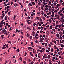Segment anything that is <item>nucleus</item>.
<instances>
[{"label":"nucleus","instance_id":"nucleus-32","mask_svg":"<svg viewBox=\"0 0 64 64\" xmlns=\"http://www.w3.org/2000/svg\"><path fill=\"white\" fill-rule=\"evenodd\" d=\"M61 62L60 61H59L58 62V64H60L61 63Z\"/></svg>","mask_w":64,"mask_h":64},{"label":"nucleus","instance_id":"nucleus-24","mask_svg":"<svg viewBox=\"0 0 64 64\" xmlns=\"http://www.w3.org/2000/svg\"><path fill=\"white\" fill-rule=\"evenodd\" d=\"M44 17H47V15H46V14H44Z\"/></svg>","mask_w":64,"mask_h":64},{"label":"nucleus","instance_id":"nucleus-63","mask_svg":"<svg viewBox=\"0 0 64 64\" xmlns=\"http://www.w3.org/2000/svg\"><path fill=\"white\" fill-rule=\"evenodd\" d=\"M55 60H58V58H57V57L55 59Z\"/></svg>","mask_w":64,"mask_h":64},{"label":"nucleus","instance_id":"nucleus-33","mask_svg":"<svg viewBox=\"0 0 64 64\" xmlns=\"http://www.w3.org/2000/svg\"><path fill=\"white\" fill-rule=\"evenodd\" d=\"M38 5H41V2H39V3H38Z\"/></svg>","mask_w":64,"mask_h":64},{"label":"nucleus","instance_id":"nucleus-25","mask_svg":"<svg viewBox=\"0 0 64 64\" xmlns=\"http://www.w3.org/2000/svg\"><path fill=\"white\" fill-rule=\"evenodd\" d=\"M26 36L27 37H28L29 36V34H26Z\"/></svg>","mask_w":64,"mask_h":64},{"label":"nucleus","instance_id":"nucleus-36","mask_svg":"<svg viewBox=\"0 0 64 64\" xmlns=\"http://www.w3.org/2000/svg\"><path fill=\"white\" fill-rule=\"evenodd\" d=\"M16 17V16H14V19H15V18Z\"/></svg>","mask_w":64,"mask_h":64},{"label":"nucleus","instance_id":"nucleus-34","mask_svg":"<svg viewBox=\"0 0 64 64\" xmlns=\"http://www.w3.org/2000/svg\"><path fill=\"white\" fill-rule=\"evenodd\" d=\"M6 46H4V47H3L2 48V49H5V48H6Z\"/></svg>","mask_w":64,"mask_h":64},{"label":"nucleus","instance_id":"nucleus-18","mask_svg":"<svg viewBox=\"0 0 64 64\" xmlns=\"http://www.w3.org/2000/svg\"><path fill=\"white\" fill-rule=\"evenodd\" d=\"M59 39L60 40H62V39H63V38H62L61 36L60 37Z\"/></svg>","mask_w":64,"mask_h":64},{"label":"nucleus","instance_id":"nucleus-6","mask_svg":"<svg viewBox=\"0 0 64 64\" xmlns=\"http://www.w3.org/2000/svg\"><path fill=\"white\" fill-rule=\"evenodd\" d=\"M60 46H61V47H62V48H63V47H64V45L62 44H60Z\"/></svg>","mask_w":64,"mask_h":64},{"label":"nucleus","instance_id":"nucleus-29","mask_svg":"<svg viewBox=\"0 0 64 64\" xmlns=\"http://www.w3.org/2000/svg\"><path fill=\"white\" fill-rule=\"evenodd\" d=\"M50 29H52V26H50Z\"/></svg>","mask_w":64,"mask_h":64},{"label":"nucleus","instance_id":"nucleus-3","mask_svg":"<svg viewBox=\"0 0 64 64\" xmlns=\"http://www.w3.org/2000/svg\"><path fill=\"white\" fill-rule=\"evenodd\" d=\"M56 37L58 38H59V37H60V35H59V34H56Z\"/></svg>","mask_w":64,"mask_h":64},{"label":"nucleus","instance_id":"nucleus-9","mask_svg":"<svg viewBox=\"0 0 64 64\" xmlns=\"http://www.w3.org/2000/svg\"><path fill=\"white\" fill-rule=\"evenodd\" d=\"M8 18V16H6L4 18V19L5 20H6L7 19V18Z\"/></svg>","mask_w":64,"mask_h":64},{"label":"nucleus","instance_id":"nucleus-50","mask_svg":"<svg viewBox=\"0 0 64 64\" xmlns=\"http://www.w3.org/2000/svg\"><path fill=\"white\" fill-rule=\"evenodd\" d=\"M32 14H33L34 15L35 14V13H34V12H32Z\"/></svg>","mask_w":64,"mask_h":64},{"label":"nucleus","instance_id":"nucleus-48","mask_svg":"<svg viewBox=\"0 0 64 64\" xmlns=\"http://www.w3.org/2000/svg\"><path fill=\"white\" fill-rule=\"evenodd\" d=\"M7 33H8V32H6L4 33V34H6V35H7Z\"/></svg>","mask_w":64,"mask_h":64},{"label":"nucleus","instance_id":"nucleus-38","mask_svg":"<svg viewBox=\"0 0 64 64\" xmlns=\"http://www.w3.org/2000/svg\"><path fill=\"white\" fill-rule=\"evenodd\" d=\"M3 25L0 24V27L1 28L2 27V26H3Z\"/></svg>","mask_w":64,"mask_h":64},{"label":"nucleus","instance_id":"nucleus-13","mask_svg":"<svg viewBox=\"0 0 64 64\" xmlns=\"http://www.w3.org/2000/svg\"><path fill=\"white\" fill-rule=\"evenodd\" d=\"M28 49L29 50V49H32V48L30 47H28Z\"/></svg>","mask_w":64,"mask_h":64},{"label":"nucleus","instance_id":"nucleus-5","mask_svg":"<svg viewBox=\"0 0 64 64\" xmlns=\"http://www.w3.org/2000/svg\"><path fill=\"white\" fill-rule=\"evenodd\" d=\"M44 38H40V40H42L43 41V40H44Z\"/></svg>","mask_w":64,"mask_h":64},{"label":"nucleus","instance_id":"nucleus-28","mask_svg":"<svg viewBox=\"0 0 64 64\" xmlns=\"http://www.w3.org/2000/svg\"><path fill=\"white\" fill-rule=\"evenodd\" d=\"M34 38H36V39H38V37H37V36H34Z\"/></svg>","mask_w":64,"mask_h":64},{"label":"nucleus","instance_id":"nucleus-21","mask_svg":"<svg viewBox=\"0 0 64 64\" xmlns=\"http://www.w3.org/2000/svg\"><path fill=\"white\" fill-rule=\"evenodd\" d=\"M40 24H43V22H40Z\"/></svg>","mask_w":64,"mask_h":64},{"label":"nucleus","instance_id":"nucleus-4","mask_svg":"<svg viewBox=\"0 0 64 64\" xmlns=\"http://www.w3.org/2000/svg\"><path fill=\"white\" fill-rule=\"evenodd\" d=\"M26 18L27 19H28V20H29L30 18V16H28L26 17Z\"/></svg>","mask_w":64,"mask_h":64},{"label":"nucleus","instance_id":"nucleus-44","mask_svg":"<svg viewBox=\"0 0 64 64\" xmlns=\"http://www.w3.org/2000/svg\"><path fill=\"white\" fill-rule=\"evenodd\" d=\"M39 42H40V43H42V42H43V41L42 40H40V41H39Z\"/></svg>","mask_w":64,"mask_h":64},{"label":"nucleus","instance_id":"nucleus-49","mask_svg":"<svg viewBox=\"0 0 64 64\" xmlns=\"http://www.w3.org/2000/svg\"><path fill=\"white\" fill-rule=\"evenodd\" d=\"M28 24H31V22H28Z\"/></svg>","mask_w":64,"mask_h":64},{"label":"nucleus","instance_id":"nucleus-60","mask_svg":"<svg viewBox=\"0 0 64 64\" xmlns=\"http://www.w3.org/2000/svg\"><path fill=\"white\" fill-rule=\"evenodd\" d=\"M45 7L46 8H48V5H46L45 6Z\"/></svg>","mask_w":64,"mask_h":64},{"label":"nucleus","instance_id":"nucleus-64","mask_svg":"<svg viewBox=\"0 0 64 64\" xmlns=\"http://www.w3.org/2000/svg\"><path fill=\"white\" fill-rule=\"evenodd\" d=\"M35 36H38V34H35Z\"/></svg>","mask_w":64,"mask_h":64},{"label":"nucleus","instance_id":"nucleus-61","mask_svg":"<svg viewBox=\"0 0 64 64\" xmlns=\"http://www.w3.org/2000/svg\"><path fill=\"white\" fill-rule=\"evenodd\" d=\"M52 15H54V12H52Z\"/></svg>","mask_w":64,"mask_h":64},{"label":"nucleus","instance_id":"nucleus-57","mask_svg":"<svg viewBox=\"0 0 64 64\" xmlns=\"http://www.w3.org/2000/svg\"><path fill=\"white\" fill-rule=\"evenodd\" d=\"M8 46H8V44H7L6 46V48H8Z\"/></svg>","mask_w":64,"mask_h":64},{"label":"nucleus","instance_id":"nucleus-14","mask_svg":"<svg viewBox=\"0 0 64 64\" xmlns=\"http://www.w3.org/2000/svg\"><path fill=\"white\" fill-rule=\"evenodd\" d=\"M26 29H29V30H31V29H30V28L29 27H27L26 28Z\"/></svg>","mask_w":64,"mask_h":64},{"label":"nucleus","instance_id":"nucleus-52","mask_svg":"<svg viewBox=\"0 0 64 64\" xmlns=\"http://www.w3.org/2000/svg\"><path fill=\"white\" fill-rule=\"evenodd\" d=\"M29 5L30 6H32V5L31 3L29 4Z\"/></svg>","mask_w":64,"mask_h":64},{"label":"nucleus","instance_id":"nucleus-41","mask_svg":"<svg viewBox=\"0 0 64 64\" xmlns=\"http://www.w3.org/2000/svg\"><path fill=\"white\" fill-rule=\"evenodd\" d=\"M30 39H32V36H30Z\"/></svg>","mask_w":64,"mask_h":64},{"label":"nucleus","instance_id":"nucleus-2","mask_svg":"<svg viewBox=\"0 0 64 64\" xmlns=\"http://www.w3.org/2000/svg\"><path fill=\"white\" fill-rule=\"evenodd\" d=\"M6 30H5V29H4L2 31V33H5V32H6Z\"/></svg>","mask_w":64,"mask_h":64},{"label":"nucleus","instance_id":"nucleus-30","mask_svg":"<svg viewBox=\"0 0 64 64\" xmlns=\"http://www.w3.org/2000/svg\"><path fill=\"white\" fill-rule=\"evenodd\" d=\"M26 22H29V21H30V20H26Z\"/></svg>","mask_w":64,"mask_h":64},{"label":"nucleus","instance_id":"nucleus-37","mask_svg":"<svg viewBox=\"0 0 64 64\" xmlns=\"http://www.w3.org/2000/svg\"><path fill=\"white\" fill-rule=\"evenodd\" d=\"M43 8H44L43 7V6H41V9H42V10H43Z\"/></svg>","mask_w":64,"mask_h":64},{"label":"nucleus","instance_id":"nucleus-39","mask_svg":"<svg viewBox=\"0 0 64 64\" xmlns=\"http://www.w3.org/2000/svg\"><path fill=\"white\" fill-rule=\"evenodd\" d=\"M48 50H49L50 51H51V50H50V48H48Z\"/></svg>","mask_w":64,"mask_h":64},{"label":"nucleus","instance_id":"nucleus-12","mask_svg":"<svg viewBox=\"0 0 64 64\" xmlns=\"http://www.w3.org/2000/svg\"><path fill=\"white\" fill-rule=\"evenodd\" d=\"M31 3L32 5H35V3L34 2H32Z\"/></svg>","mask_w":64,"mask_h":64},{"label":"nucleus","instance_id":"nucleus-19","mask_svg":"<svg viewBox=\"0 0 64 64\" xmlns=\"http://www.w3.org/2000/svg\"><path fill=\"white\" fill-rule=\"evenodd\" d=\"M44 56H45V58H47V55H46V54H44Z\"/></svg>","mask_w":64,"mask_h":64},{"label":"nucleus","instance_id":"nucleus-40","mask_svg":"<svg viewBox=\"0 0 64 64\" xmlns=\"http://www.w3.org/2000/svg\"><path fill=\"white\" fill-rule=\"evenodd\" d=\"M59 33L60 34V36H62V34H61V33H60V32H59Z\"/></svg>","mask_w":64,"mask_h":64},{"label":"nucleus","instance_id":"nucleus-23","mask_svg":"<svg viewBox=\"0 0 64 64\" xmlns=\"http://www.w3.org/2000/svg\"><path fill=\"white\" fill-rule=\"evenodd\" d=\"M2 15L3 17H4V16H5V14L4 13H3Z\"/></svg>","mask_w":64,"mask_h":64},{"label":"nucleus","instance_id":"nucleus-45","mask_svg":"<svg viewBox=\"0 0 64 64\" xmlns=\"http://www.w3.org/2000/svg\"><path fill=\"white\" fill-rule=\"evenodd\" d=\"M51 52H52L53 51V48H51Z\"/></svg>","mask_w":64,"mask_h":64},{"label":"nucleus","instance_id":"nucleus-55","mask_svg":"<svg viewBox=\"0 0 64 64\" xmlns=\"http://www.w3.org/2000/svg\"><path fill=\"white\" fill-rule=\"evenodd\" d=\"M18 33H20V32H21V30H18Z\"/></svg>","mask_w":64,"mask_h":64},{"label":"nucleus","instance_id":"nucleus-15","mask_svg":"<svg viewBox=\"0 0 64 64\" xmlns=\"http://www.w3.org/2000/svg\"><path fill=\"white\" fill-rule=\"evenodd\" d=\"M20 61L22 60V58H21V56H20Z\"/></svg>","mask_w":64,"mask_h":64},{"label":"nucleus","instance_id":"nucleus-20","mask_svg":"<svg viewBox=\"0 0 64 64\" xmlns=\"http://www.w3.org/2000/svg\"><path fill=\"white\" fill-rule=\"evenodd\" d=\"M8 43H10V44H11L12 43V42H11V41H10V40H9Z\"/></svg>","mask_w":64,"mask_h":64},{"label":"nucleus","instance_id":"nucleus-53","mask_svg":"<svg viewBox=\"0 0 64 64\" xmlns=\"http://www.w3.org/2000/svg\"><path fill=\"white\" fill-rule=\"evenodd\" d=\"M31 44L32 45H34V44H33V42H32L31 43Z\"/></svg>","mask_w":64,"mask_h":64},{"label":"nucleus","instance_id":"nucleus-56","mask_svg":"<svg viewBox=\"0 0 64 64\" xmlns=\"http://www.w3.org/2000/svg\"><path fill=\"white\" fill-rule=\"evenodd\" d=\"M64 40H62V43H64Z\"/></svg>","mask_w":64,"mask_h":64},{"label":"nucleus","instance_id":"nucleus-35","mask_svg":"<svg viewBox=\"0 0 64 64\" xmlns=\"http://www.w3.org/2000/svg\"><path fill=\"white\" fill-rule=\"evenodd\" d=\"M56 27H59V24H56Z\"/></svg>","mask_w":64,"mask_h":64},{"label":"nucleus","instance_id":"nucleus-27","mask_svg":"<svg viewBox=\"0 0 64 64\" xmlns=\"http://www.w3.org/2000/svg\"><path fill=\"white\" fill-rule=\"evenodd\" d=\"M42 50H43V51H44V50H45V48H41Z\"/></svg>","mask_w":64,"mask_h":64},{"label":"nucleus","instance_id":"nucleus-47","mask_svg":"<svg viewBox=\"0 0 64 64\" xmlns=\"http://www.w3.org/2000/svg\"><path fill=\"white\" fill-rule=\"evenodd\" d=\"M60 6V4H58L56 5V6H58H58Z\"/></svg>","mask_w":64,"mask_h":64},{"label":"nucleus","instance_id":"nucleus-58","mask_svg":"<svg viewBox=\"0 0 64 64\" xmlns=\"http://www.w3.org/2000/svg\"><path fill=\"white\" fill-rule=\"evenodd\" d=\"M43 37V36H42V35H40V38H41L42 37Z\"/></svg>","mask_w":64,"mask_h":64},{"label":"nucleus","instance_id":"nucleus-46","mask_svg":"<svg viewBox=\"0 0 64 64\" xmlns=\"http://www.w3.org/2000/svg\"><path fill=\"white\" fill-rule=\"evenodd\" d=\"M52 30L53 31H54V32H55V31H56L55 30V29H54V28L52 29Z\"/></svg>","mask_w":64,"mask_h":64},{"label":"nucleus","instance_id":"nucleus-59","mask_svg":"<svg viewBox=\"0 0 64 64\" xmlns=\"http://www.w3.org/2000/svg\"><path fill=\"white\" fill-rule=\"evenodd\" d=\"M30 18L31 19L33 20L34 18L33 17H30Z\"/></svg>","mask_w":64,"mask_h":64},{"label":"nucleus","instance_id":"nucleus-62","mask_svg":"<svg viewBox=\"0 0 64 64\" xmlns=\"http://www.w3.org/2000/svg\"><path fill=\"white\" fill-rule=\"evenodd\" d=\"M60 15L61 16H63V14H60Z\"/></svg>","mask_w":64,"mask_h":64},{"label":"nucleus","instance_id":"nucleus-51","mask_svg":"<svg viewBox=\"0 0 64 64\" xmlns=\"http://www.w3.org/2000/svg\"><path fill=\"white\" fill-rule=\"evenodd\" d=\"M27 55V53L26 52L25 54H24V56H26V55Z\"/></svg>","mask_w":64,"mask_h":64},{"label":"nucleus","instance_id":"nucleus-11","mask_svg":"<svg viewBox=\"0 0 64 64\" xmlns=\"http://www.w3.org/2000/svg\"><path fill=\"white\" fill-rule=\"evenodd\" d=\"M36 18L37 20H39V19H40V17L39 16L36 17Z\"/></svg>","mask_w":64,"mask_h":64},{"label":"nucleus","instance_id":"nucleus-7","mask_svg":"<svg viewBox=\"0 0 64 64\" xmlns=\"http://www.w3.org/2000/svg\"><path fill=\"white\" fill-rule=\"evenodd\" d=\"M50 57H51V56L50 55H48V59H50Z\"/></svg>","mask_w":64,"mask_h":64},{"label":"nucleus","instance_id":"nucleus-26","mask_svg":"<svg viewBox=\"0 0 64 64\" xmlns=\"http://www.w3.org/2000/svg\"><path fill=\"white\" fill-rule=\"evenodd\" d=\"M26 62L25 60H24V61H23V63L24 64H26Z\"/></svg>","mask_w":64,"mask_h":64},{"label":"nucleus","instance_id":"nucleus-43","mask_svg":"<svg viewBox=\"0 0 64 64\" xmlns=\"http://www.w3.org/2000/svg\"><path fill=\"white\" fill-rule=\"evenodd\" d=\"M42 15H43V14H44V12H43V11H42Z\"/></svg>","mask_w":64,"mask_h":64},{"label":"nucleus","instance_id":"nucleus-17","mask_svg":"<svg viewBox=\"0 0 64 64\" xmlns=\"http://www.w3.org/2000/svg\"><path fill=\"white\" fill-rule=\"evenodd\" d=\"M32 33L33 34H35L36 33H35V32L33 31L32 32Z\"/></svg>","mask_w":64,"mask_h":64},{"label":"nucleus","instance_id":"nucleus-22","mask_svg":"<svg viewBox=\"0 0 64 64\" xmlns=\"http://www.w3.org/2000/svg\"><path fill=\"white\" fill-rule=\"evenodd\" d=\"M52 24L53 25V26H55V23H53Z\"/></svg>","mask_w":64,"mask_h":64},{"label":"nucleus","instance_id":"nucleus-8","mask_svg":"<svg viewBox=\"0 0 64 64\" xmlns=\"http://www.w3.org/2000/svg\"><path fill=\"white\" fill-rule=\"evenodd\" d=\"M1 37H2V39H3L4 38V35H1Z\"/></svg>","mask_w":64,"mask_h":64},{"label":"nucleus","instance_id":"nucleus-10","mask_svg":"<svg viewBox=\"0 0 64 64\" xmlns=\"http://www.w3.org/2000/svg\"><path fill=\"white\" fill-rule=\"evenodd\" d=\"M51 10H52V11L50 10V12H53V11H54V10L52 8H51Z\"/></svg>","mask_w":64,"mask_h":64},{"label":"nucleus","instance_id":"nucleus-16","mask_svg":"<svg viewBox=\"0 0 64 64\" xmlns=\"http://www.w3.org/2000/svg\"><path fill=\"white\" fill-rule=\"evenodd\" d=\"M47 44H47V43H45V46L46 47H47Z\"/></svg>","mask_w":64,"mask_h":64},{"label":"nucleus","instance_id":"nucleus-1","mask_svg":"<svg viewBox=\"0 0 64 64\" xmlns=\"http://www.w3.org/2000/svg\"><path fill=\"white\" fill-rule=\"evenodd\" d=\"M33 52L34 54H35V53L36 52V50L35 49H34L33 50Z\"/></svg>","mask_w":64,"mask_h":64},{"label":"nucleus","instance_id":"nucleus-54","mask_svg":"<svg viewBox=\"0 0 64 64\" xmlns=\"http://www.w3.org/2000/svg\"><path fill=\"white\" fill-rule=\"evenodd\" d=\"M50 43L51 45H53V43H52V42H50Z\"/></svg>","mask_w":64,"mask_h":64},{"label":"nucleus","instance_id":"nucleus-42","mask_svg":"<svg viewBox=\"0 0 64 64\" xmlns=\"http://www.w3.org/2000/svg\"><path fill=\"white\" fill-rule=\"evenodd\" d=\"M57 4V3L56 2H54V5H56Z\"/></svg>","mask_w":64,"mask_h":64},{"label":"nucleus","instance_id":"nucleus-31","mask_svg":"<svg viewBox=\"0 0 64 64\" xmlns=\"http://www.w3.org/2000/svg\"><path fill=\"white\" fill-rule=\"evenodd\" d=\"M46 50V52H49V51L47 50Z\"/></svg>","mask_w":64,"mask_h":64}]
</instances>
